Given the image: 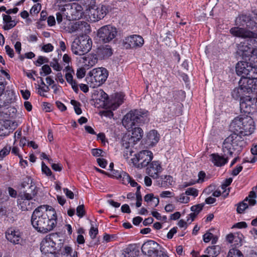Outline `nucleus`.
Here are the masks:
<instances>
[{
    "label": "nucleus",
    "mask_w": 257,
    "mask_h": 257,
    "mask_svg": "<svg viewBox=\"0 0 257 257\" xmlns=\"http://www.w3.org/2000/svg\"><path fill=\"white\" fill-rule=\"evenodd\" d=\"M173 181V178L171 176L166 175L164 176V178L162 182V185L167 186L169 185H172Z\"/></svg>",
    "instance_id": "nucleus-52"
},
{
    "label": "nucleus",
    "mask_w": 257,
    "mask_h": 257,
    "mask_svg": "<svg viewBox=\"0 0 257 257\" xmlns=\"http://www.w3.org/2000/svg\"><path fill=\"white\" fill-rule=\"evenodd\" d=\"M53 46L50 43L44 45L42 47V50L44 51L45 52H50L53 51Z\"/></svg>",
    "instance_id": "nucleus-61"
},
{
    "label": "nucleus",
    "mask_w": 257,
    "mask_h": 257,
    "mask_svg": "<svg viewBox=\"0 0 257 257\" xmlns=\"http://www.w3.org/2000/svg\"><path fill=\"white\" fill-rule=\"evenodd\" d=\"M159 140L160 136L156 131L152 130L148 134L147 142L150 145L153 146L156 144Z\"/></svg>",
    "instance_id": "nucleus-29"
},
{
    "label": "nucleus",
    "mask_w": 257,
    "mask_h": 257,
    "mask_svg": "<svg viewBox=\"0 0 257 257\" xmlns=\"http://www.w3.org/2000/svg\"><path fill=\"white\" fill-rule=\"evenodd\" d=\"M149 116L148 111L145 109H133L123 116L122 123L126 129H132L136 124H144L148 122Z\"/></svg>",
    "instance_id": "nucleus-3"
},
{
    "label": "nucleus",
    "mask_w": 257,
    "mask_h": 257,
    "mask_svg": "<svg viewBox=\"0 0 257 257\" xmlns=\"http://www.w3.org/2000/svg\"><path fill=\"white\" fill-rule=\"evenodd\" d=\"M163 37H164V41L166 42V44H169L171 40L173 38L172 33L170 31H168Z\"/></svg>",
    "instance_id": "nucleus-55"
},
{
    "label": "nucleus",
    "mask_w": 257,
    "mask_h": 257,
    "mask_svg": "<svg viewBox=\"0 0 257 257\" xmlns=\"http://www.w3.org/2000/svg\"><path fill=\"white\" fill-rule=\"evenodd\" d=\"M55 209L49 205H41L36 208L31 216L33 227L38 231L46 233L52 231L57 224Z\"/></svg>",
    "instance_id": "nucleus-1"
},
{
    "label": "nucleus",
    "mask_w": 257,
    "mask_h": 257,
    "mask_svg": "<svg viewBox=\"0 0 257 257\" xmlns=\"http://www.w3.org/2000/svg\"><path fill=\"white\" fill-rule=\"evenodd\" d=\"M235 25L238 26H246L249 29H253L256 26V23L254 21L249 15H239L235 20Z\"/></svg>",
    "instance_id": "nucleus-18"
},
{
    "label": "nucleus",
    "mask_w": 257,
    "mask_h": 257,
    "mask_svg": "<svg viewBox=\"0 0 257 257\" xmlns=\"http://www.w3.org/2000/svg\"><path fill=\"white\" fill-rule=\"evenodd\" d=\"M220 247L218 245L209 246L206 250V253L209 254V257H215L220 252Z\"/></svg>",
    "instance_id": "nucleus-35"
},
{
    "label": "nucleus",
    "mask_w": 257,
    "mask_h": 257,
    "mask_svg": "<svg viewBox=\"0 0 257 257\" xmlns=\"http://www.w3.org/2000/svg\"><path fill=\"white\" fill-rule=\"evenodd\" d=\"M42 172L47 176H49L52 175V172L49 168H48L44 162L42 163Z\"/></svg>",
    "instance_id": "nucleus-53"
},
{
    "label": "nucleus",
    "mask_w": 257,
    "mask_h": 257,
    "mask_svg": "<svg viewBox=\"0 0 257 257\" xmlns=\"http://www.w3.org/2000/svg\"><path fill=\"white\" fill-rule=\"evenodd\" d=\"M37 193V187L35 185L29 187V190L21 195L18 200V203L23 211L32 209L35 206V203L32 201V199Z\"/></svg>",
    "instance_id": "nucleus-6"
},
{
    "label": "nucleus",
    "mask_w": 257,
    "mask_h": 257,
    "mask_svg": "<svg viewBox=\"0 0 257 257\" xmlns=\"http://www.w3.org/2000/svg\"><path fill=\"white\" fill-rule=\"evenodd\" d=\"M160 248L159 244L152 240L145 242L141 247L142 253L148 257H155L161 250Z\"/></svg>",
    "instance_id": "nucleus-11"
},
{
    "label": "nucleus",
    "mask_w": 257,
    "mask_h": 257,
    "mask_svg": "<svg viewBox=\"0 0 257 257\" xmlns=\"http://www.w3.org/2000/svg\"><path fill=\"white\" fill-rule=\"evenodd\" d=\"M11 122L8 120H0V136H7L13 132L10 125Z\"/></svg>",
    "instance_id": "nucleus-25"
},
{
    "label": "nucleus",
    "mask_w": 257,
    "mask_h": 257,
    "mask_svg": "<svg viewBox=\"0 0 257 257\" xmlns=\"http://www.w3.org/2000/svg\"><path fill=\"white\" fill-rule=\"evenodd\" d=\"M237 138L236 134H231L225 139L222 145V151L225 156H232V150L235 144V140Z\"/></svg>",
    "instance_id": "nucleus-15"
},
{
    "label": "nucleus",
    "mask_w": 257,
    "mask_h": 257,
    "mask_svg": "<svg viewBox=\"0 0 257 257\" xmlns=\"http://www.w3.org/2000/svg\"><path fill=\"white\" fill-rule=\"evenodd\" d=\"M240 50L242 52V56L243 60H250L249 57H252V54L253 53L254 50L253 48L248 46V45H242L240 48Z\"/></svg>",
    "instance_id": "nucleus-30"
},
{
    "label": "nucleus",
    "mask_w": 257,
    "mask_h": 257,
    "mask_svg": "<svg viewBox=\"0 0 257 257\" xmlns=\"http://www.w3.org/2000/svg\"><path fill=\"white\" fill-rule=\"evenodd\" d=\"M186 195H192L194 197H196L198 195V191L194 188H189L185 191Z\"/></svg>",
    "instance_id": "nucleus-49"
},
{
    "label": "nucleus",
    "mask_w": 257,
    "mask_h": 257,
    "mask_svg": "<svg viewBox=\"0 0 257 257\" xmlns=\"http://www.w3.org/2000/svg\"><path fill=\"white\" fill-rule=\"evenodd\" d=\"M22 233L19 229L10 228L6 232V237L8 241L14 244L21 243L22 241Z\"/></svg>",
    "instance_id": "nucleus-17"
},
{
    "label": "nucleus",
    "mask_w": 257,
    "mask_h": 257,
    "mask_svg": "<svg viewBox=\"0 0 257 257\" xmlns=\"http://www.w3.org/2000/svg\"><path fill=\"white\" fill-rule=\"evenodd\" d=\"M240 109L241 112L249 114L253 112L256 109V104H254L255 98L249 96L240 97Z\"/></svg>",
    "instance_id": "nucleus-12"
},
{
    "label": "nucleus",
    "mask_w": 257,
    "mask_h": 257,
    "mask_svg": "<svg viewBox=\"0 0 257 257\" xmlns=\"http://www.w3.org/2000/svg\"><path fill=\"white\" fill-rule=\"evenodd\" d=\"M108 76L106 69L103 67L95 68L90 71L86 77V81L90 87L96 88L103 84Z\"/></svg>",
    "instance_id": "nucleus-4"
},
{
    "label": "nucleus",
    "mask_w": 257,
    "mask_h": 257,
    "mask_svg": "<svg viewBox=\"0 0 257 257\" xmlns=\"http://www.w3.org/2000/svg\"><path fill=\"white\" fill-rule=\"evenodd\" d=\"M51 165V167L53 170L55 171H61L62 169V166L60 164H55L53 163V162H51V163H50Z\"/></svg>",
    "instance_id": "nucleus-60"
},
{
    "label": "nucleus",
    "mask_w": 257,
    "mask_h": 257,
    "mask_svg": "<svg viewBox=\"0 0 257 257\" xmlns=\"http://www.w3.org/2000/svg\"><path fill=\"white\" fill-rule=\"evenodd\" d=\"M3 17L4 23L5 24L4 29L5 30H10L14 28L16 25L17 22L14 20H12V18L10 16L3 14Z\"/></svg>",
    "instance_id": "nucleus-28"
},
{
    "label": "nucleus",
    "mask_w": 257,
    "mask_h": 257,
    "mask_svg": "<svg viewBox=\"0 0 257 257\" xmlns=\"http://www.w3.org/2000/svg\"><path fill=\"white\" fill-rule=\"evenodd\" d=\"M98 54L101 58L106 59L111 56L112 50L109 46L106 45L98 50Z\"/></svg>",
    "instance_id": "nucleus-31"
},
{
    "label": "nucleus",
    "mask_w": 257,
    "mask_h": 257,
    "mask_svg": "<svg viewBox=\"0 0 257 257\" xmlns=\"http://www.w3.org/2000/svg\"><path fill=\"white\" fill-rule=\"evenodd\" d=\"M256 193L254 191L250 192L248 197L244 200L239 203L237 207V212L238 213H242L243 211L248 207L249 206H253L256 203Z\"/></svg>",
    "instance_id": "nucleus-16"
},
{
    "label": "nucleus",
    "mask_w": 257,
    "mask_h": 257,
    "mask_svg": "<svg viewBox=\"0 0 257 257\" xmlns=\"http://www.w3.org/2000/svg\"><path fill=\"white\" fill-rule=\"evenodd\" d=\"M253 121L251 117L248 115H239L232 120L230 124V130L236 134L237 137L246 136L251 135L254 130Z\"/></svg>",
    "instance_id": "nucleus-2"
},
{
    "label": "nucleus",
    "mask_w": 257,
    "mask_h": 257,
    "mask_svg": "<svg viewBox=\"0 0 257 257\" xmlns=\"http://www.w3.org/2000/svg\"><path fill=\"white\" fill-rule=\"evenodd\" d=\"M230 33L233 36L245 38H257V33L249 31L239 26L234 27L229 30Z\"/></svg>",
    "instance_id": "nucleus-14"
},
{
    "label": "nucleus",
    "mask_w": 257,
    "mask_h": 257,
    "mask_svg": "<svg viewBox=\"0 0 257 257\" xmlns=\"http://www.w3.org/2000/svg\"><path fill=\"white\" fill-rule=\"evenodd\" d=\"M117 34L116 29L110 25L101 27L97 31L99 40L102 43H108L114 39Z\"/></svg>",
    "instance_id": "nucleus-9"
},
{
    "label": "nucleus",
    "mask_w": 257,
    "mask_h": 257,
    "mask_svg": "<svg viewBox=\"0 0 257 257\" xmlns=\"http://www.w3.org/2000/svg\"><path fill=\"white\" fill-rule=\"evenodd\" d=\"M243 235L239 232L229 233L226 236V239L228 242L233 245H241Z\"/></svg>",
    "instance_id": "nucleus-26"
},
{
    "label": "nucleus",
    "mask_w": 257,
    "mask_h": 257,
    "mask_svg": "<svg viewBox=\"0 0 257 257\" xmlns=\"http://www.w3.org/2000/svg\"><path fill=\"white\" fill-rule=\"evenodd\" d=\"M83 63L84 66L87 67V69L94 66L97 63L98 59L95 55H89L87 57L83 58Z\"/></svg>",
    "instance_id": "nucleus-27"
},
{
    "label": "nucleus",
    "mask_w": 257,
    "mask_h": 257,
    "mask_svg": "<svg viewBox=\"0 0 257 257\" xmlns=\"http://www.w3.org/2000/svg\"><path fill=\"white\" fill-rule=\"evenodd\" d=\"M162 170L161 163L159 161H153L147 168V173L153 179H157Z\"/></svg>",
    "instance_id": "nucleus-19"
},
{
    "label": "nucleus",
    "mask_w": 257,
    "mask_h": 257,
    "mask_svg": "<svg viewBox=\"0 0 257 257\" xmlns=\"http://www.w3.org/2000/svg\"><path fill=\"white\" fill-rule=\"evenodd\" d=\"M204 206V204L203 203L193 205L191 207V210L198 215L202 210Z\"/></svg>",
    "instance_id": "nucleus-44"
},
{
    "label": "nucleus",
    "mask_w": 257,
    "mask_h": 257,
    "mask_svg": "<svg viewBox=\"0 0 257 257\" xmlns=\"http://www.w3.org/2000/svg\"><path fill=\"white\" fill-rule=\"evenodd\" d=\"M212 162L214 165L221 167L224 165L228 161V156H225L224 155L220 156L218 154H212L210 155Z\"/></svg>",
    "instance_id": "nucleus-24"
},
{
    "label": "nucleus",
    "mask_w": 257,
    "mask_h": 257,
    "mask_svg": "<svg viewBox=\"0 0 257 257\" xmlns=\"http://www.w3.org/2000/svg\"><path fill=\"white\" fill-rule=\"evenodd\" d=\"M84 1L86 7H88L89 10L94 8L95 0H84Z\"/></svg>",
    "instance_id": "nucleus-57"
},
{
    "label": "nucleus",
    "mask_w": 257,
    "mask_h": 257,
    "mask_svg": "<svg viewBox=\"0 0 257 257\" xmlns=\"http://www.w3.org/2000/svg\"><path fill=\"white\" fill-rule=\"evenodd\" d=\"M98 231L97 228L92 226L89 231V234L92 238H94L98 234Z\"/></svg>",
    "instance_id": "nucleus-62"
},
{
    "label": "nucleus",
    "mask_w": 257,
    "mask_h": 257,
    "mask_svg": "<svg viewBox=\"0 0 257 257\" xmlns=\"http://www.w3.org/2000/svg\"><path fill=\"white\" fill-rule=\"evenodd\" d=\"M213 237V235L212 233L210 232H206L203 235V240L205 242H208Z\"/></svg>",
    "instance_id": "nucleus-64"
},
{
    "label": "nucleus",
    "mask_w": 257,
    "mask_h": 257,
    "mask_svg": "<svg viewBox=\"0 0 257 257\" xmlns=\"http://www.w3.org/2000/svg\"><path fill=\"white\" fill-rule=\"evenodd\" d=\"M91 153L95 157H104L105 154L103 150L98 149H93L91 150Z\"/></svg>",
    "instance_id": "nucleus-50"
},
{
    "label": "nucleus",
    "mask_w": 257,
    "mask_h": 257,
    "mask_svg": "<svg viewBox=\"0 0 257 257\" xmlns=\"http://www.w3.org/2000/svg\"><path fill=\"white\" fill-rule=\"evenodd\" d=\"M227 257H243V255L239 250L233 248L229 250Z\"/></svg>",
    "instance_id": "nucleus-39"
},
{
    "label": "nucleus",
    "mask_w": 257,
    "mask_h": 257,
    "mask_svg": "<svg viewBox=\"0 0 257 257\" xmlns=\"http://www.w3.org/2000/svg\"><path fill=\"white\" fill-rule=\"evenodd\" d=\"M90 14L93 17V21H98L103 18L106 15L107 9L106 6H101L97 8L90 9Z\"/></svg>",
    "instance_id": "nucleus-20"
},
{
    "label": "nucleus",
    "mask_w": 257,
    "mask_h": 257,
    "mask_svg": "<svg viewBox=\"0 0 257 257\" xmlns=\"http://www.w3.org/2000/svg\"><path fill=\"white\" fill-rule=\"evenodd\" d=\"M11 147H5L0 151V161L2 160L4 157L7 156L11 151Z\"/></svg>",
    "instance_id": "nucleus-45"
},
{
    "label": "nucleus",
    "mask_w": 257,
    "mask_h": 257,
    "mask_svg": "<svg viewBox=\"0 0 257 257\" xmlns=\"http://www.w3.org/2000/svg\"><path fill=\"white\" fill-rule=\"evenodd\" d=\"M177 202H179L182 203H187L190 200V198L186 196L185 193L181 194L179 196L175 198Z\"/></svg>",
    "instance_id": "nucleus-40"
},
{
    "label": "nucleus",
    "mask_w": 257,
    "mask_h": 257,
    "mask_svg": "<svg viewBox=\"0 0 257 257\" xmlns=\"http://www.w3.org/2000/svg\"><path fill=\"white\" fill-rule=\"evenodd\" d=\"M123 253L127 254V257H136L137 255L135 245H129L126 248L123 250Z\"/></svg>",
    "instance_id": "nucleus-37"
},
{
    "label": "nucleus",
    "mask_w": 257,
    "mask_h": 257,
    "mask_svg": "<svg viewBox=\"0 0 257 257\" xmlns=\"http://www.w3.org/2000/svg\"><path fill=\"white\" fill-rule=\"evenodd\" d=\"M71 104L74 106L75 112L77 114H80L82 113L81 109L80 107V104L75 100H71Z\"/></svg>",
    "instance_id": "nucleus-42"
},
{
    "label": "nucleus",
    "mask_w": 257,
    "mask_h": 257,
    "mask_svg": "<svg viewBox=\"0 0 257 257\" xmlns=\"http://www.w3.org/2000/svg\"><path fill=\"white\" fill-rule=\"evenodd\" d=\"M124 43L126 48L137 49L143 46L144 44V40L140 35H133L126 37Z\"/></svg>",
    "instance_id": "nucleus-13"
},
{
    "label": "nucleus",
    "mask_w": 257,
    "mask_h": 257,
    "mask_svg": "<svg viewBox=\"0 0 257 257\" xmlns=\"http://www.w3.org/2000/svg\"><path fill=\"white\" fill-rule=\"evenodd\" d=\"M124 94L123 93H116L112 104L113 109H116L123 102Z\"/></svg>",
    "instance_id": "nucleus-34"
},
{
    "label": "nucleus",
    "mask_w": 257,
    "mask_h": 257,
    "mask_svg": "<svg viewBox=\"0 0 257 257\" xmlns=\"http://www.w3.org/2000/svg\"><path fill=\"white\" fill-rule=\"evenodd\" d=\"M73 74V73L69 72V73H66L65 74V78L67 82L69 83L70 84L73 83V82H76L75 80H73L72 75Z\"/></svg>",
    "instance_id": "nucleus-58"
},
{
    "label": "nucleus",
    "mask_w": 257,
    "mask_h": 257,
    "mask_svg": "<svg viewBox=\"0 0 257 257\" xmlns=\"http://www.w3.org/2000/svg\"><path fill=\"white\" fill-rule=\"evenodd\" d=\"M238 84L239 87L235 88L232 93V96L235 98L242 97L244 92L249 93L256 89L254 80L246 77H241Z\"/></svg>",
    "instance_id": "nucleus-7"
},
{
    "label": "nucleus",
    "mask_w": 257,
    "mask_h": 257,
    "mask_svg": "<svg viewBox=\"0 0 257 257\" xmlns=\"http://www.w3.org/2000/svg\"><path fill=\"white\" fill-rule=\"evenodd\" d=\"M41 6L40 4H37L35 5L30 10L31 14H36L38 13L41 10Z\"/></svg>",
    "instance_id": "nucleus-56"
},
{
    "label": "nucleus",
    "mask_w": 257,
    "mask_h": 257,
    "mask_svg": "<svg viewBox=\"0 0 257 257\" xmlns=\"http://www.w3.org/2000/svg\"><path fill=\"white\" fill-rule=\"evenodd\" d=\"M134 158L131 159L133 165L138 169L147 167L153 158L152 152L149 150H143L135 154Z\"/></svg>",
    "instance_id": "nucleus-8"
},
{
    "label": "nucleus",
    "mask_w": 257,
    "mask_h": 257,
    "mask_svg": "<svg viewBox=\"0 0 257 257\" xmlns=\"http://www.w3.org/2000/svg\"><path fill=\"white\" fill-rule=\"evenodd\" d=\"M49 62V59L45 57L40 56H39L37 60L36 61V63H38L39 65H42L44 63H47Z\"/></svg>",
    "instance_id": "nucleus-59"
},
{
    "label": "nucleus",
    "mask_w": 257,
    "mask_h": 257,
    "mask_svg": "<svg viewBox=\"0 0 257 257\" xmlns=\"http://www.w3.org/2000/svg\"><path fill=\"white\" fill-rule=\"evenodd\" d=\"M85 213L84 206L83 204L79 205L76 208V214L79 217L81 218L84 216Z\"/></svg>",
    "instance_id": "nucleus-51"
},
{
    "label": "nucleus",
    "mask_w": 257,
    "mask_h": 257,
    "mask_svg": "<svg viewBox=\"0 0 257 257\" xmlns=\"http://www.w3.org/2000/svg\"><path fill=\"white\" fill-rule=\"evenodd\" d=\"M31 184V185H33L32 180L30 177H26L23 179V182L21 183V187L22 188H25L28 185Z\"/></svg>",
    "instance_id": "nucleus-54"
},
{
    "label": "nucleus",
    "mask_w": 257,
    "mask_h": 257,
    "mask_svg": "<svg viewBox=\"0 0 257 257\" xmlns=\"http://www.w3.org/2000/svg\"><path fill=\"white\" fill-rule=\"evenodd\" d=\"M143 134V131L141 127H135L133 128L132 136L130 137L137 143L142 138Z\"/></svg>",
    "instance_id": "nucleus-32"
},
{
    "label": "nucleus",
    "mask_w": 257,
    "mask_h": 257,
    "mask_svg": "<svg viewBox=\"0 0 257 257\" xmlns=\"http://www.w3.org/2000/svg\"><path fill=\"white\" fill-rule=\"evenodd\" d=\"M54 70L59 71L62 70V67L59 64L58 60L56 58L53 59L52 61L50 63Z\"/></svg>",
    "instance_id": "nucleus-41"
},
{
    "label": "nucleus",
    "mask_w": 257,
    "mask_h": 257,
    "mask_svg": "<svg viewBox=\"0 0 257 257\" xmlns=\"http://www.w3.org/2000/svg\"><path fill=\"white\" fill-rule=\"evenodd\" d=\"M56 235V240L55 241V243L56 244L55 246L56 247V250L59 251L60 250L61 248L62 247L64 244V239H60L58 236Z\"/></svg>",
    "instance_id": "nucleus-46"
},
{
    "label": "nucleus",
    "mask_w": 257,
    "mask_h": 257,
    "mask_svg": "<svg viewBox=\"0 0 257 257\" xmlns=\"http://www.w3.org/2000/svg\"><path fill=\"white\" fill-rule=\"evenodd\" d=\"M92 41L88 36L75 39L71 45L72 52L78 55H83L91 49Z\"/></svg>",
    "instance_id": "nucleus-5"
},
{
    "label": "nucleus",
    "mask_w": 257,
    "mask_h": 257,
    "mask_svg": "<svg viewBox=\"0 0 257 257\" xmlns=\"http://www.w3.org/2000/svg\"><path fill=\"white\" fill-rule=\"evenodd\" d=\"M246 77L253 80L257 79V66L251 64Z\"/></svg>",
    "instance_id": "nucleus-36"
},
{
    "label": "nucleus",
    "mask_w": 257,
    "mask_h": 257,
    "mask_svg": "<svg viewBox=\"0 0 257 257\" xmlns=\"http://www.w3.org/2000/svg\"><path fill=\"white\" fill-rule=\"evenodd\" d=\"M56 235L52 234L47 235L41 241L40 249L44 254H54L57 251L55 241Z\"/></svg>",
    "instance_id": "nucleus-10"
},
{
    "label": "nucleus",
    "mask_w": 257,
    "mask_h": 257,
    "mask_svg": "<svg viewBox=\"0 0 257 257\" xmlns=\"http://www.w3.org/2000/svg\"><path fill=\"white\" fill-rule=\"evenodd\" d=\"M86 25L88 26L87 23L85 22H69L68 26L65 29L68 33H72L77 31H82L83 27H85Z\"/></svg>",
    "instance_id": "nucleus-23"
},
{
    "label": "nucleus",
    "mask_w": 257,
    "mask_h": 257,
    "mask_svg": "<svg viewBox=\"0 0 257 257\" xmlns=\"http://www.w3.org/2000/svg\"><path fill=\"white\" fill-rule=\"evenodd\" d=\"M38 89V93L43 97H46V95L44 93V92H48L50 90L49 87L48 86H39Z\"/></svg>",
    "instance_id": "nucleus-47"
},
{
    "label": "nucleus",
    "mask_w": 257,
    "mask_h": 257,
    "mask_svg": "<svg viewBox=\"0 0 257 257\" xmlns=\"http://www.w3.org/2000/svg\"><path fill=\"white\" fill-rule=\"evenodd\" d=\"M42 69L45 75L50 74L52 72L51 69L48 65H44L42 66Z\"/></svg>",
    "instance_id": "nucleus-63"
},
{
    "label": "nucleus",
    "mask_w": 257,
    "mask_h": 257,
    "mask_svg": "<svg viewBox=\"0 0 257 257\" xmlns=\"http://www.w3.org/2000/svg\"><path fill=\"white\" fill-rule=\"evenodd\" d=\"M251 154L253 155V157L250 160H247V161L251 163H253L257 161V144L253 146L251 149Z\"/></svg>",
    "instance_id": "nucleus-43"
},
{
    "label": "nucleus",
    "mask_w": 257,
    "mask_h": 257,
    "mask_svg": "<svg viewBox=\"0 0 257 257\" xmlns=\"http://www.w3.org/2000/svg\"><path fill=\"white\" fill-rule=\"evenodd\" d=\"M206 174L203 171H200L198 174V180L197 181H190L189 182H185L182 185L183 188L187 187L189 186L195 184L196 182H199V181H203L204 177H205Z\"/></svg>",
    "instance_id": "nucleus-38"
},
{
    "label": "nucleus",
    "mask_w": 257,
    "mask_h": 257,
    "mask_svg": "<svg viewBox=\"0 0 257 257\" xmlns=\"http://www.w3.org/2000/svg\"><path fill=\"white\" fill-rule=\"evenodd\" d=\"M136 143L135 141L133 140L130 135H124L121 140V145L124 148L128 149Z\"/></svg>",
    "instance_id": "nucleus-33"
},
{
    "label": "nucleus",
    "mask_w": 257,
    "mask_h": 257,
    "mask_svg": "<svg viewBox=\"0 0 257 257\" xmlns=\"http://www.w3.org/2000/svg\"><path fill=\"white\" fill-rule=\"evenodd\" d=\"M251 64L245 60L238 62L235 67L236 74L241 76V77H246Z\"/></svg>",
    "instance_id": "nucleus-21"
},
{
    "label": "nucleus",
    "mask_w": 257,
    "mask_h": 257,
    "mask_svg": "<svg viewBox=\"0 0 257 257\" xmlns=\"http://www.w3.org/2000/svg\"><path fill=\"white\" fill-rule=\"evenodd\" d=\"M121 178H122V180H121L122 183L124 184H126L129 183V182H130L131 179V178L128 175V174L124 172H121Z\"/></svg>",
    "instance_id": "nucleus-48"
},
{
    "label": "nucleus",
    "mask_w": 257,
    "mask_h": 257,
    "mask_svg": "<svg viewBox=\"0 0 257 257\" xmlns=\"http://www.w3.org/2000/svg\"><path fill=\"white\" fill-rule=\"evenodd\" d=\"M70 14L71 15L72 19H81L83 15L82 6L78 4H73L70 9Z\"/></svg>",
    "instance_id": "nucleus-22"
}]
</instances>
